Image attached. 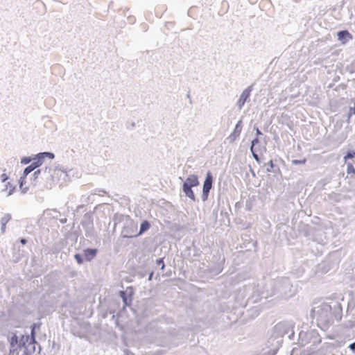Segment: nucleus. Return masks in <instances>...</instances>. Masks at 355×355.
Returning a JSON list of instances; mask_svg holds the SVG:
<instances>
[{"label": "nucleus", "mask_w": 355, "mask_h": 355, "mask_svg": "<svg viewBox=\"0 0 355 355\" xmlns=\"http://www.w3.org/2000/svg\"><path fill=\"white\" fill-rule=\"evenodd\" d=\"M295 293V288L290 279L280 277L271 279L266 284L264 279H259L243 286L240 294L246 298L247 304H255L261 299L275 296L276 298H289Z\"/></svg>", "instance_id": "obj_1"}, {"label": "nucleus", "mask_w": 355, "mask_h": 355, "mask_svg": "<svg viewBox=\"0 0 355 355\" xmlns=\"http://www.w3.org/2000/svg\"><path fill=\"white\" fill-rule=\"evenodd\" d=\"M146 332L151 343L157 346L172 347L178 345L175 329L168 327L164 318L150 322Z\"/></svg>", "instance_id": "obj_2"}, {"label": "nucleus", "mask_w": 355, "mask_h": 355, "mask_svg": "<svg viewBox=\"0 0 355 355\" xmlns=\"http://www.w3.org/2000/svg\"><path fill=\"white\" fill-rule=\"evenodd\" d=\"M10 345L9 355H31L38 346L41 350V346L36 340V331L31 330L30 334H19L15 331L11 332L8 337Z\"/></svg>", "instance_id": "obj_3"}, {"label": "nucleus", "mask_w": 355, "mask_h": 355, "mask_svg": "<svg viewBox=\"0 0 355 355\" xmlns=\"http://www.w3.org/2000/svg\"><path fill=\"white\" fill-rule=\"evenodd\" d=\"M310 315L313 320H315L317 326L322 330L327 329L334 323L331 305L327 302H322L313 307Z\"/></svg>", "instance_id": "obj_4"}, {"label": "nucleus", "mask_w": 355, "mask_h": 355, "mask_svg": "<svg viewBox=\"0 0 355 355\" xmlns=\"http://www.w3.org/2000/svg\"><path fill=\"white\" fill-rule=\"evenodd\" d=\"M114 226L118 223H123L121 236L123 239H132L138 237L137 235V223L132 220L128 215L115 214L113 218Z\"/></svg>", "instance_id": "obj_5"}, {"label": "nucleus", "mask_w": 355, "mask_h": 355, "mask_svg": "<svg viewBox=\"0 0 355 355\" xmlns=\"http://www.w3.org/2000/svg\"><path fill=\"white\" fill-rule=\"evenodd\" d=\"M294 330L293 325L288 322H280L274 326L271 330L268 340L271 341L274 344L276 341H279V347L283 343V338L288 335V338L292 340L294 337Z\"/></svg>", "instance_id": "obj_6"}, {"label": "nucleus", "mask_w": 355, "mask_h": 355, "mask_svg": "<svg viewBox=\"0 0 355 355\" xmlns=\"http://www.w3.org/2000/svg\"><path fill=\"white\" fill-rule=\"evenodd\" d=\"M322 342V338L316 329H310L306 331H300L298 336V345L306 347L310 351L318 349Z\"/></svg>", "instance_id": "obj_7"}, {"label": "nucleus", "mask_w": 355, "mask_h": 355, "mask_svg": "<svg viewBox=\"0 0 355 355\" xmlns=\"http://www.w3.org/2000/svg\"><path fill=\"white\" fill-rule=\"evenodd\" d=\"M199 184L198 176L196 174L189 175L182 184V191L185 196L193 202L196 201V197L192 188L198 187Z\"/></svg>", "instance_id": "obj_8"}, {"label": "nucleus", "mask_w": 355, "mask_h": 355, "mask_svg": "<svg viewBox=\"0 0 355 355\" xmlns=\"http://www.w3.org/2000/svg\"><path fill=\"white\" fill-rule=\"evenodd\" d=\"M98 253V249L96 248H86L82 250V252L76 253L73 258L78 265H82L85 262H91Z\"/></svg>", "instance_id": "obj_9"}, {"label": "nucleus", "mask_w": 355, "mask_h": 355, "mask_svg": "<svg viewBox=\"0 0 355 355\" xmlns=\"http://www.w3.org/2000/svg\"><path fill=\"white\" fill-rule=\"evenodd\" d=\"M214 176L210 171L206 173L205 178L202 184V193L201 196L202 200H207L211 189L213 187Z\"/></svg>", "instance_id": "obj_10"}, {"label": "nucleus", "mask_w": 355, "mask_h": 355, "mask_svg": "<svg viewBox=\"0 0 355 355\" xmlns=\"http://www.w3.org/2000/svg\"><path fill=\"white\" fill-rule=\"evenodd\" d=\"M253 88L254 84H252L248 87H246L241 94L236 102V106L239 110H241L243 107L245 103L249 101Z\"/></svg>", "instance_id": "obj_11"}, {"label": "nucleus", "mask_w": 355, "mask_h": 355, "mask_svg": "<svg viewBox=\"0 0 355 355\" xmlns=\"http://www.w3.org/2000/svg\"><path fill=\"white\" fill-rule=\"evenodd\" d=\"M135 291L132 286H128L125 291H120V297L122 299L124 306H130L132 304V296Z\"/></svg>", "instance_id": "obj_12"}, {"label": "nucleus", "mask_w": 355, "mask_h": 355, "mask_svg": "<svg viewBox=\"0 0 355 355\" xmlns=\"http://www.w3.org/2000/svg\"><path fill=\"white\" fill-rule=\"evenodd\" d=\"M278 342L279 341H276L273 344L271 341L267 340L266 347L263 348L262 350L257 355H275L279 349V344Z\"/></svg>", "instance_id": "obj_13"}, {"label": "nucleus", "mask_w": 355, "mask_h": 355, "mask_svg": "<svg viewBox=\"0 0 355 355\" xmlns=\"http://www.w3.org/2000/svg\"><path fill=\"white\" fill-rule=\"evenodd\" d=\"M338 40L342 44H346L353 39V35L347 29L340 30L336 33Z\"/></svg>", "instance_id": "obj_14"}, {"label": "nucleus", "mask_w": 355, "mask_h": 355, "mask_svg": "<svg viewBox=\"0 0 355 355\" xmlns=\"http://www.w3.org/2000/svg\"><path fill=\"white\" fill-rule=\"evenodd\" d=\"M331 308L333 320L335 318L338 321L340 320L343 316V308L341 304L339 302H334V306H331Z\"/></svg>", "instance_id": "obj_15"}, {"label": "nucleus", "mask_w": 355, "mask_h": 355, "mask_svg": "<svg viewBox=\"0 0 355 355\" xmlns=\"http://www.w3.org/2000/svg\"><path fill=\"white\" fill-rule=\"evenodd\" d=\"M82 227L85 231V235L87 238L94 239L97 236L94 224L89 225H83Z\"/></svg>", "instance_id": "obj_16"}, {"label": "nucleus", "mask_w": 355, "mask_h": 355, "mask_svg": "<svg viewBox=\"0 0 355 355\" xmlns=\"http://www.w3.org/2000/svg\"><path fill=\"white\" fill-rule=\"evenodd\" d=\"M94 211H89L85 213L83 216V219L80 221V225H89L94 224Z\"/></svg>", "instance_id": "obj_17"}, {"label": "nucleus", "mask_w": 355, "mask_h": 355, "mask_svg": "<svg viewBox=\"0 0 355 355\" xmlns=\"http://www.w3.org/2000/svg\"><path fill=\"white\" fill-rule=\"evenodd\" d=\"M44 215L51 219L58 220L60 217L62 216V213L56 209H47L44 211Z\"/></svg>", "instance_id": "obj_18"}, {"label": "nucleus", "mask_w": 355, "mask_h": 355, "mask_svg": "<svg viewBox=\"0 0 355 355\" xmlns=\"http://www.w3.org/2000/svg\"><path fill=\"white\" fill-rule=\"evenodd\" d=\"M266 173H273L277 175H282V172L279 166L274 162L273 159H270L267 164Z\"/></svg>", "instance_id": "obj_19"}, {"label": "nucleus", "mask_w": 355, "mask_h": 355, "mask_svg": "<svg viewBox=\"0 0 355 355\" xmlns=\"http://www.w3.org/2000/svg\"><path fill=\"white\" fill-rule=\"evenodd\" d=\"M153 263V259L149 257H144V260H141V259H140L137 268L143 270H150V266Z\"/></svg>", "instance_id": "obj_20"}, {"label": "nucleus", "mask_w": 355, "mask_h": 355, "mask_svg": "<svg viewBox=\"0 0 355 355\" xmlns=\"http://www.w3.org/2000/svg\"><path fill=\"white\" fill-rule=\"evenodd\" d=\"M151 227L150 222L148 220H143L140 223L139 230L137 233V236H139L147 232Z\"/></svg>", "instance_id": "obj_21"}, {"label": "nucleus", "mask_w": 355, "mask_h": 355, "mask_svg": "<svg viewBox=\"0 0 355 355\" xmlns=\"http://www.w3.org/2000/svg\"><path fill=\"white\" fill-rule=\"evenodd\" d=\"M11 218L12 216L9 213L4 214V216L1 217L0 220L1 234H4L6 232V224L11 220Z\"/></svg>", "instance_id": "obj_22"}, {"label": "nucleus", "mask_w": 355, "mask_h": 355, "mask_svg": "<svg viewBox=\"0 0 355 355\" xmlns=\"http://www.w3.org/2000/svg\"><path fill=\"white\" fill-rule=\"evenodd\" d=\"M109 313L112 314V319L114 320L115 325L119 327L121 330L123 329V326L119 323V317L121 316L119 313H114L113 310H110Z\"/></svg>", "instance_id": "obj_23"}, {"label": "nucleus", "mask_w": 355, "mask_h": 355, "mask_svg": "<svg viewBox=\"0 0 355 355\" xmlns=\"http://www.w3.org/2000/svg\"><path fill=\"white\" fill-rule=\"evenodd\" d=\"M242 128H243L242 120H239L236 123L232 132H234L235 135H236L239 137L240 134L241 132V130H242Z\"/></svg>", "instance_id": "obj_24"}, {"label": "nucleus", "mask_w": 355, "mask_h": 355, "mask_svg": "<svg viewBox=\"0 0 355 355\" xmlns=\"http://www.w3.org/2000/svg\"><path fill=\"white\" fill-rule=\"evenodd\" d=\"M32 161H35L40 166H42L44 162V157H42L40 153H39L35 155L33 157H32Z\"/></svg>", "instance_id": "obj_25"}, {"label": "nucleus", "mask_w": 355, "mask_h": 355, "mask_svg": "<svg viewBox=\"0 0 355 355\" xmlns=\"http://www.w3.org/2000/svg\"><path fill=\"white\" fill-rule=\"evenodd\" d=\"M9 189L7 196H10L15 192V191L16 189V186L12 185L10 182H8L6 184L5 189Z\"/></svg>", "instance_id": "obj_26"}, {"label": "nucleus", "mask_w": 355, "mask_h": 355, "mask_svg": "<svg viewBox=\"0 0 355 355\" xmlns=\"http://www.w3.org/2000/svg\"><path fill=\"white\" fill-rule=\"evenodd\" d=\"M355 157V151L354 150H348L343 157V159L347 161V159H353Z\"/></svg>", "instance_id": "obj_27"}, {"label": "nucleus", "mask_w": 355, "mask_h": 355, "mask_svg": "<svg viewBox=\"0 0 355 355\" xmlns=\"http://www.w3.org/2000/svg\"><path fill=\"white\" fill-rule=\"evenodd\" d=\"M164 258L162 257V258H159L157 259L156 261H155V263L156 265L159 267V269L161 270H164L165 269V267H166V265H165V263H164Z\"/></svg>", "instance_id": "obj_28"}, {"label": "nucleus", "mask_w": 355, "mask_h": 355, "mask_svg": "<svg viewBox=\"0 0 355 355\" xmlns=\"http://www.w3.org/2000/svg\"><path fill=\"white\" fill-rule=\"evenodd\" d=\"M79 236V233L78 231H73L69 233L67 238L73 240L75 243L77 242L78 238Z\"/></svg>", "instance_id": "obj_29"}, {"label": "nucleus", "mask_w": 355, "mask_h": 355, "mask_svg": "<svg viewBox=\"0 0 355 355\" xmlns=\"http://www.w3.org/2000/svg\"><path fill=\"white\" fill-rule=\"evenodd\" d=\"M351 300L348 302L347 309H354L355 307V292H352Z\"/></svg>", "instance_id": "obj_30"}, {"label": "nucleus", "mask_w": 355, "mask_h": 355, "mask_svg": "<svg viewBox=\"0 0 355 355\" xmlns=\"http://www.w3.org/2000/svg\"><path fill=\"white\" fill-rule=\"evenodd\" d=\"M40 154L42 155V157H44V159H45V158H48L49 159H53L55 158V154L52 152L45 151L40 153Z\"/></svg>", "instance_id": "obj_31"}, {"label": "nucleus", "mask_w": 355, "mask_h": 355, "mask_svg": "<svg viewBox=\"0 0 355 355\" xmlns=\"http://www.w3.org/2000/svg\"><path fill=\"white\" fill-rule=\"evenodd\" d=\"M55 169L56 171H60L61 172L65 173L67 176H68L69 175V173H70L71 171V170H69V171H67V168L65 167L64 166L62 165V164L56 165L55 167Z\"/></svg>", "instance_id": "obj_32"}, {"label": "nucleus", "mask_w": 355, "mask_h": 355, "mask_svg": "<svg viewBox=\"0 0 355 355\" xmlns=\"http://www.w3.org/2000/svg\"><path fill=\"white\" fill-rule=\"evenodd\" d=\"M250 152H251L253 158L254 159V160L258 164H260L261 163V159H260L259 155L256 153L254 148H253L252 147H250Z\"/></svg>", "instance_id": "obj_33"}, {"label": "nucleus", "mask_w": 355, "mask_h": 355, "mask_svg": "<svg viewBox=\"0 0 355 355\" xmlns=\"http://www.w3.org/2000/svg\"><path fill=\"white\" fill-rule=\"evenodd\" d=\"M347 175H355V168L352 163L347 164Z\"/></svg>", "instance_id": "obj_34"}, {"label": "nucleus", "mask_w": 355, "mask_h": 355, "mask_svg": "<svg viewBox=\"0 0 355 355\" xmlns=\"http://www.w3.org/2000/svg\"><path fill=\"white\" fill-rule=\"evenodd\" d=\"M149 271V270H143V269H139L137 268V275L139 278H144L146 277L147 272Z\"/></svg>", "instance_id": "obj_35"}, {"label": "nucleus", "mask_w": 355, "mask_h": 355, "mask_svg": "<svg viewBox=\"0 0 355 355\" xmlns=\"http://www.w3.org/2000/svg\"><path fill=\"white\" fill-rule=\"evenodd\" d=\"M307 159L306 158H303L302 159H292L291 164L293 165H300V164H305Z\"/></svg>", "instance_id": "obj_36"}, {"label": "nucleus", "mask_w": 355, "mask_h": 355, "mask_svg": "<svg viewBox=\"0 0 355 355\" xmlns=\"http://www.w3.org/2000/svg\"><path fill=\"white\" fill-rule=\"evenodd\" d=\"M31 161H32V157L25 156L21 159L20 163L21 164L26 165V164H29L30 162H31Z\"/></svg>", "instance_id": "obj_37"}, {"label": "nucleus", "mask_w": 355, "mask_h": 355, "mask_svg": "<svg viewBox=\"0 0 355 355\" xmlns=\"http://www.w3.org/2000/svg\"><path fill=\"white\" fill-rule=\"evenodd\" d=\"M35 171L34 168L29 164L27 166L23 171V175L28 176V174H30L31 172Z\"/></svg>", "instance_id": "obj_38"}, {"label": "nucleus", "mask_w": 355, "mask_h": 355, "mask_svg": "<svg viewBox=\"0 0 355 355\" xmlns=\"http://www.w3.org/2000/svg\"><path fill=\"white\" fill-rule=\"evenodd\" d=\"M26 178L27 176L24 175H21L19 180V186L20 189H22V187L26 183Z\"/></svg>", "instance_id": "obj_39"}, {"label": "nucleus", "mask_w": 355, "mask_h": 355, "mask_svg": "<svg viewBox=\"0 0 355 355\" xmlns=\"http://www.w3.org/2000/svg\"><path fill=\"white\" fill-rule=\"evenodd\" d=\"M238 135H235L234 132H232L227 138L230 143L234 142L237 138Z\"/></svg>", "instance_id": "obj_40"}, {"label": "nucleus", "mask_w": 355, "mask_h": 355, "mask_svg": "<svg viewBox=\"0 0 355 355\" xmlns=\"http://www.w3.org/2000/svg\"><path fill=\"white\" fill-rule=\"evenodd\" d=\"M41 174V170L40 169H37L36 171H35L32 175V178H31V180L32 181H35L39 175Z\"/></svg>", "instance_id": "obj_41"}, {"label": "nucleus", "mask_w": 355, "mask_h": 355, "mask_svg": "<svg viewBox=\"0 0 355 355\" xmlns=\"http://www.w3.org/2000/svg\"><path fill=\"white\" fill-rule=\"evenodd\" d=\"M41 324H42V323L40 322H33L30 326V329H31V330H35L36 331V329H39L40 328Z\"/></svg>", "instance_id": "obj_42"}, {"label": "nucleus", "mask_w": 355, "mask_h": 355, "mask_svg": "<svg viewBox=\"0 0 355 355\" xmlns=\"http://www.w3.org/2000/svg\"><path fill=\"white\" fill-rule=\"evenodd\" d=\"M67 214H65L64 213H62V216H61L58 218L59 222L62 224H65L67 222Z\"/></svg>", "instance_id": "obj_43"}, {"label": "nucleus", "mask_w": 355, "mask_h": 355, "mask_svg": "<svg viewBox=\"0 0 355 355\" xmlns=\"http://www.w3.org/2000/svg\"><path fill=\"white\" fill-rule=\"evenodd\" d=\"M352 114H355V103H354V107H349L348 118L349 119Z\"/></svg>", "instance_id": "obj_44"}, {"label": "nucleus", "mask_w": 355, "mask_h": 355, "mask_svg": "<svg viewBox=\"0 0 355 355\" xmlns=\"http://www.w3.org/2000/svg\"><path fill=\"white\" fill-rule=\"evenodd\" d=\"M259 143V139L258 137H254L252 141H251V146L250 147H252L253 148H254V146L258 144Z\"/></svg>", "instance_id": "obj_45"}, {"label": "nucleus", "mask_w": 355, "mask_h": 355, "mask_svg": "<svg viewBox=\"0 0 355 355\" xmlns=\"http://www.w3.org/2000/svg\"><path fill=\"white\" fill-rule=\"evenodd\" d=\"M252 202H251L250 200H247V201L245 202V209H246L247 211H251V209H252Z\"/></svg>", "instance_id": "obj_46"}, {"label": "nucleus", "mask_w": 355, "mask_h": 355, "mask_svg": "<svg viewBox=\"0 0 355 355\" xmlns=\"http://www.w3.org/2000/svg\"><path fill=\"white\" fill-rule=\"evenodd\" d=\"M254 130L256 131V137H258L261 135H263L262 132L259 130L258 127L254 126Z\"/></svg>", "instance_id": "obj_47"}, {"label": "nucleus", "mask_w": 355, "mask_h": 355, "mask_svg": "<svg viewBox=\"0 0 355 355\" xmlns=\"http://www.w3.org/2000/svg\"><path fill=\"white\" fill-rule=\"evenodd\" d=\"M9 177L6 175V173H3L1 175V181L2 182H6L8 180Z\"/></svg>", "instance_id": "obj_48"}, {"label": "nucleus", "mask_w": 355, "mask_h": 355, "mask_svg": "<svg viewBox=\"0 0 355 355\" xmlns=\"http://www.w3.org/2000/svg\"><path fill=\"white\" fill-rule=\"evenodd\" d=\"M252 311H253V314H252V316H253V317H256V316H257V315H259V309H257V306H255V307L254 308V309L252 310Z\"/></svg>", "instance_id": "obj_49"}, {"label": "nucleus", "mask_w": 355, "mask_h": 355, "mask_svg": "<svg viewBox=\"0 0 355 355\" xmlns=\"http://www.w3.org/2000/svg\"><path fill=\"white\" fill-rule=\"evenodd\" d=\"M18 241H19L21 245H26V244L28 243V240H27V239H26V238H20V239H19Z\"/></svg>", "instance_id": "obj_50"}, {"label": "nucleus", "mask_w": 355, "mask_h": 355, "mask_svg": "<svg viewBox=\"0 0 355 355\" xmlns=\"http://www.w3.org/2000/svg\"><path fill=\"white\" fill-rule=\"evenodd\" d=\"M32 162L30 164L31 166L35 170L36 168H39L40 166L37 164L35 161H31Z\"/></svg>", "instance_id": "obj_51"}, {"label": "nucleus", "mask_w": 355, "mask_h": 355, "mask_svg": "<svg viewBox=\"0 0 355 355\" xmlns=\"http://www.w3.org/2000/svg\"><path fill=\"white\" fill-rule=\"evenodd\" d=\"M349 348L350 349V350L355 353V341L349 345Z\"/></svg>", "instance_id": "obj_52"}, {"label": "nucleus", "mask_w": 355, "mask_h": 355, "mask_svg": "<svg viewBox=\"0 0 355 355\" xmlns=\"http://www.w3.org/2000/svg\"><path fill=\"white\" fill-rule=\"evenodd\" d=\"M153 275H154V271L153 270H151L148 272V280L149 282L152 281L153 279Z\"/></svg>", "instance_id": "obj_53"}, {"label": "nucleus", "mask_w": 355, "mask_h": 355, "mask_svg": "<svg viewBox=\"0 0 355 355\" xmlns=\"http://www.w3.org/2000/svg\"><path fill=\"white\" fill-rule=\"evenodd\" d=\"M84 208H85V205H78V206L76 207V209L75 211H76V212H77V213H78V212H80V210H81V209H84Z\"/></svg>", "instance_id": "obj_54"}, {"label": "nucleus", "mask_w": 355, "mask_h": 355, "mask_svg": "<svg viewBox=\"0 0 355 355\" xmlns=\"http://www.w3.org/2000/svg\"><path fill=\"white\" fill-rule=\"evenodd\" d=\"M20 189L21 191V193L24 194V193H26L28 191L29 187H24V186H23L22 189Z\"/></svg>", "instance_id": "obj_55"}, {"label": "nucleus", "mask_w": 355, "mask_h": 355, "mask_svg": "<svg viewBox=\"0 0 355 355\" xmlns=\"http://www.w3.org/2000/svg\"><path fill=\"white\" fill-rule=\"evenodd\" d=\"M249 168H250V172L251 173L252 177L255 178L256 177V173H255L254 171L250 165H249Z\"/></svg>", "instance_id": "obj_56"}, {"label": "nucleus", "mask_w": 355, "mask_h": 355, "mask_svg": "<svg viewBox=\"0 0 355 355\" xmlns=\"http://www.w3.org/2000/svg\"><path fill=\"white\" fill-rule=\"evenodd\" d=\"M14 258H15V259H14L13 261H14L15 263H18V262L20 261V259H21V257H20V256H19V255H18V256H14Z\"/></svg>", "instance_id": "obj_57"}, {"label": "nucleus", "mask_w": 355, "mask_h": 355, "mask_svg": "<svg viewBox=\"0 0 355 355\" xmlns=\"http://www.w3.org/2000/svg\"><path fill=\"white\" fill-rule=\"evenodd\" d=\"M56 346H58L56 343L53 340V343H52V348L53 349H55L56 347ZM59 348V347H58V349Z\"/></svg>", "instance_id": "obj_58"}, {"label": "nucleus", "mask_w": 355, "mask_h": 355, "mask_svg": "<svg viewBox=\"0 0 355 355\" xmlns=\"http://www.w3.org/2000/svg\"><path fill=\"white\" fill-rule=\"evenodd\" d=\"M107 316V311H105L104 313H103L102 317L103 318H105Z\"/></svg>", "instance_id": "obj_59"}, {"label": "nucleus", "mask_w": 355, "mask_h": 355, "mask_svg": "<svg viewBox=\"0 0 355 355\" xmlns=\"http://www.w3.org/2000/svg\"><path fill=\"white\" fill-rule=\"evenodd\" d=\"M135 126V123L134 122H132L131 123V128H133Z\"/></svg>", "instance_id": "obj_60"}, {"label": "nucleus", "mask_w": 355, "mask_h": 355, "mask_svg": "<svg viewBox=\"0 0 355 355\" xmlns=\"http://www.w3.org/2000/svg\"><path fill=\"white\" fill-rule=\"evenodd\" d=\"M187 96L189 98H190V94H188L187 95Z\"/></svg>", "instance_id": "obj_61"}, {"label": "nucleus", "mask_w": 355, "mask_h": 355, "mask_svg": "<svg viewBox=\"0 0 355 355\" xmlns=\"http://www.w3.org/2000/svg\"><path fill=\"white\" fill-rule=\"evenodd\" d=\"M221 271H222V270H219L218 271V273H220Z\"/></svg>", "instance_id": "obj_62"}, {"label": "nucleus", "mask_w": 355, "mask_h": 355, "mask_svg": "<svg viewBox=\"0 0 355 355\" xmlns=\"http://www.w3.org/2000/svg\"><path fill=\"white\" fill-rule=\"evenodd\" d=\"M352 81L354 82V83H355V79H353V80H352Z\"/></svg>", "instance_id": "obj_63"}]
</instances>
